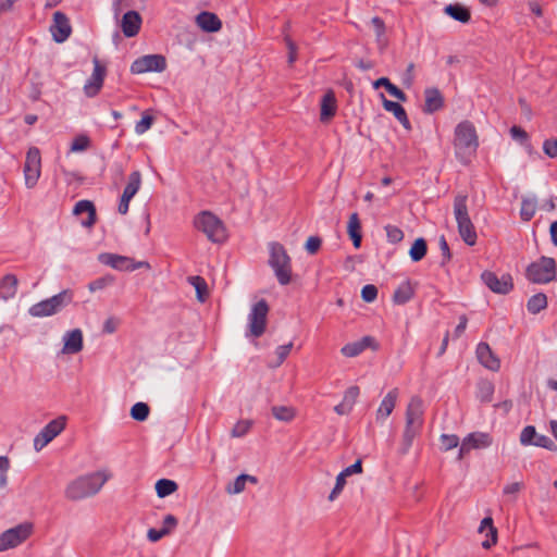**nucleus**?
Listing matches in <instances>:
<instances>
[{"instance_id":"3","label":"nucleus","mask_w":557,"mask_h":557,"mask_svg":"<svg viewBox=\"0 0 557 557\" xmlns=\"http://www.w3.org/2000/svg\"><path fill=\"white\" fill-rule=\"evenodd\" d=\"M423 426V401L420 397H411L406 409V426L404 431V444L409 448Z\"/></svg>"},{"instance_id":"40","label":"nucleus","mask_w":557,"mask_h":557,"mask_svg":"<svg viewBox=\"0 0 557 557\" xmlns=\"http://www.w3.org/2000/svg\"><path fill=\"white\" fill-rule=\"evenodd\" d=\"M177 490V484L168 479H161L156 483V491L159 497H165Z\"/></svg>"},{"instance_id":"14","label":"nucleus","mask_w":557,"mask_h":557,"mask_svg":"<svg viewBox=\"0 0 557 557\" xmlns=\"http://www.w3.org/2000/svg\"><path fill=\"white\" fill-rule=\"evenodd\" d=\"M482 280L492 292L497 294L505 295L513 289L512 276L508 273L498 277L494 272L485 271L482 273Z\"/></svg>"},{"instance_id":"28","label":"nucleus","mask_w":557,"mask_h":557,"mask_svg":"<svg viewBox=\"0 0 557 557\" xmlns=\"http://www.w3.org/2000/svg\"><path fill=\"white\" fill-rule=\"evenodd\" d=\"M382 104L383 108L387 111L394 114V116L403 124V126L407 129H410V122L407 116V113L401 104L398 102L391 101L386 99V97L381 94Z\"/></svg>"},{"instance_id":"24","label":"nucleus","mask_w":557,"mask_h":557,"mask_svg":"<svg viewBox=\"0 0 557 557\" xmlns=\"http://www.w3.org/2000/svg\"><path fill=\"white\" fill-rule=\"evenodd\" d=\"M141 26V16L136 11H128L123 15L122 18V32L126 37L136 36Z\"/></svg>"},{"instance_id":"61","label":"nucleus","mask_w":557,"mask_h":557,"mask_svg":"<svg viewBox=\"0 0 557 557\" xmlns=\"http://www.w3.org/2000/svg\"><path fill=\"white\" fill-rule=\"evenodd\" d=\"M111 282H112V280L107 278V277L98 278V280H96V281L90 283L89 289L92 290V292L97 290V289H102L108 284H110Z\"/></svg>"},{"instance_id":"55","label":"nucleus","mask_w":557,"mask_h":557,"mask_svg":"<svg viewBox=\"0 0 557 557\" xmlns=\"http://www.w3.org/2000/svg\"><path fill=\"white\" fill-rule=\"evenodd\" d=\"M361 296H362L364 301L371 302L377 296V288L374 285H366L362 288Z\"/></svg>"},{"instance_id":"47","label":"nucleus","mask_w":557,"mask_h":557,"mask_svg":"<svg viewBox=\"0 0 557 557\" xmlns=\"http://www.w3.org/2000/svg\"><path fill=\"white\" fill-rule=\"evenodd\" d=\"M251 421L249 420H240L238 421L234 428L232 429L233 437H240L247 434L251 428Z\"/></svg>"},{"instance_id":"23","label":"nucleus","mask_w":557,"mask_h":557,"mask_svg":"<svg viewBox=\"0 0 557 557\" xmlns=\"http://www.w3.org/2000/svg\"><path fill=\"white\" fill-rule=\"evenodd\" d=\"M196 24L207 33H216L222 28V22L219 16L208 11H203L196 16Z\"/></svg>"},{"instance_id":"29","label":"nucleus","mask_w":557,"mask_h":557,"mask_svg":"<svg viewBox=\"0 0 557 557\" xmlns=\"http://www.w3.org/2000/svg\"><path fill=\"white\" fill-rule=\"evenodd\" d=\"M83 348V334L81 330H73L64 336V346L62 351L64 354H77Z\"/></svg>"},{"instance_id":"42","label":"nucleus","mask_w":557,"mask_h":557,"mask_svg":"<svg viewBox=\"0 0 557 557\" xmlns=\"http://www.w3.org/2000/svg\"><path fill=\"white\" fill-rule=\"evenodd\" d=\"M149 406L145 403H136L131 409V416L134 420L145 421L149 416Z\"/></svg>"},{"instance_id":"49","label":"nucleus","mask_w":557,"mask_h":557,"mask_svg":"<svg viewBox=\"0 0 557 557\" xmlns=\"http://www.w3.org/2000/svg\"><path fill=\"white\" fill-rule=\"evenodd\" d=\"M359 395H360V388L358 386H350L345 392L343 401L354 408Z\"/></svg>"},{"instance_id":"30","label":"nucleus","mask_w":557,"mask_h":557,"mask_svg":"<svg viewBox=\"0 0 557 557\" xmlns=\"http://www.w3.org/2000/svg\"><path fill=\"white\" fill-rule=\"evenodd\" d=\"M444 106V98L438 89L430 88L425 90L424 112L433 113Z\"/></svg>"},{"instance_id":"31","label":"nucleus","mask_w":557,"mask_h":557,"mask_svg":"<svg viewBox=\"0 0 557 557\" xmlns=\"http://www.w3.org/2000/svg\"><path fill=\"white\" fill-rule=\"evenodd\" d=\"M347 233L352 240L354 247L359 248L362 240L361 222L358 213H351L348 220Z\"/></svg>"},{"instance_id":"56","label":"nucleus","mask_w":557,"mask_h":557,"mask_svg":"<svg viewBox=\"0 0 557 557\" xmlns=\"http://www.w3.org/2000/svg\"><path fill=\"white\" fill-rule=\"evenodd\" d=\"M292 348H293V343H288L286 345H282L276 348V356L278 359V364H281L287 358V356L290 354Z\"/></svg>"},{"instance_id":"2","label":"nucleus","mask_w":557,"mask_h":557,"mask_svg":"<svg viewBox=\"0 0 557 557\" xmlns=\"http://www.w3.org/2000/svg\"><path fill=\"white\" fill-rule=\"evenodd\" d=\"M109 478L110 474L104 471L82 475L69 483L64 491L65 497L70 500H79L92 496L101 490Z\"/></svg>"},{"instance_id":"32","label":"nucleus","mask_w":557,"mask_h":557,"mask_svg":"<svg viewBox=\"0 0 557 557\" xmlns=\"http://www.w3.org/2000/svg\"><path fill=\"white\" fill-rule=\"evenodd\" d=\"M381 87H384L391 96L398 99L399 101L407 100L406 94L396 85H394L387 77H381L373 82L374 89H379Z\"/></svg>"},{"instance_id":"11","label":"nucleus","mask_w":557,"mask_h":557,"mask_svg":"<svg viewBox=\"0 0 557 557\" xmlns=\"http://www.w3.org/2000/svg\"><path fill=\"white\" fill-rule=\"evenodd\" d=\"M269 306L265 300L258 301L249 314V334L253 337H260L267 327V318Z\"/></svg>"},{"instance_id":"13","label":"nucleus","mask_w":557,"mask_h":557,"mask_svg":"<svg viewBox=\"0 0 557 557\" xmlns=\"http://www.w3.org/2000/svg\"><path fill=\"white\" fill-rule=\"evenodd\" d=\"M166 69V60L161 54H147L136 59L131 65L133 74L146 72H163Z\"/></svg>"},{"instance_id":"15","label":"nucleus","mask_w":557,"mask_h":557,"mask_svg":"<svg viewBox=\"0 0 557 557\" xmlns=\"http://www.w3.org/2000/svg\"><path fill=\"white\" fill-rule=\"evenodd\" d=\"M141 185V174L139 171H134L129 174L127 184L124 188V191L121 196V200L119 203V212L121 214H126L128 212L129 202L133 197L137 194Z\"/></svg>"},{"instance_id":"16","label":"nucleus","mask_w":557,"mask_h":557,"mask_svg":"<svg viewBox=\"0 0 557 557\" xmlns=\"http://www.w3.org/2000/svg\"><path fill=\"white\" fill-rule=\"evenodd\" d=\"M107 75V67L103 65L100 60L95 57L94 58V72L90 78L84 86V91L88 97H95L98 95L100 89L102 88L104 77Z\"/></svg>"},{"instance_id":"57","label":"nucleus","mask_w":557,"mask_h":557,"mask_svg":"<svg viewBox=\"0 0 557 557\" xmlns=\"http://www.w3.org/2000/svg\"><path fill=\"white\" fill-rule=\"evenodd\" d=\"M523 488L522 482L509 483L504 487L505 495H517Z\"/></svg>"},{"instance_id":"39","label":"nucleus","mask_w":557,"mask_h":557,"mask_svg":"<svg viewBox=\"0 0 557 557\" xmlns=\"http://www.w3.org/2000/svg\"><path fill=\"white\" fill-rule=\"evenodd\" d=\"M426 251H428V245H426L425 239L418 238L413 242V244L410 248L409 255H410V258L412 259V261L418 262L425 257Z\"/></svg>"},{"instance_id":"10","label":"nucleus","mask_w":557,"mask_h":557,"mask_svg":"<svg viewBox=\"0 0 557 557\" xmlns=\"http://www.w3.org/2000/svg\"><path fill=\"white\" fill-rule=\"evenodd\" d=\"M33 533L30 523H22L0 535V552L14 548L25 542Z\"/></svg>"},{"instance_id":"45","label":"nucleus","mask_w":557,"mask_h":557,"mask_svg":"<svg viewBox=\"0 0 557 557\" xmlns=\"http://www.w3.org/2000/svg\"><path fill=\"white\" fill-rule=\"evenodd\" d=\"M153 122L154 117L150 114L149 111L143 112L140 121H138L135 126L136 133L144 134L152 126Z\"/></svg>"},{"instance_id":"60","label":"nucleus","mask_w":557,"mask_h":557,"mask_svg":"<svg viewBox=\"0 0 557 557\" xmlns=\"http://www.w3.org/2000/svg\"><path fill=\"white\" fill-rule=\"evenodd\" d=\"M168 535V530H163V529H160V530H156V529H150L148 531V539L151 541V542H157L159 541L160 539H162L163 536Z\"/></svg>"},{"instance_id":"6","label":"nucleus","mask_w":557,"mask_h":557,"mask_svg":"<svg viewBox=\"0 0 557 557\" xmlns=\"http://www.w3.org/2000/svg\"><path fill=\"white\" fill-rule=\"evenodd\" d=\"M556 261L549 257H541L525 270V277L534 284L550 283L556 280Z\"/></svg>"},{"instance_id":"17","label":"nucleus","mask_w":557,"mask_h":557,"mask_svg":"<svg viewBox=\"0 0 557 557\" xmlns=\"http://www.w3.org/2000/svg\"><path fill=\"white\" fill-rule=\"evenodd\" d=\"M492 444V437L487 433L474 432L463 438L460 449L459 459H462L472 449L488 447Z\"/></svg>"},{"instance_id":"59","label":"nucleus","mask_w":557,"mask_h":557,"mask_svg":"<svg viewBox=\"0 0 557 557\" xmlns=\"http://www.w3.org/2000/svg\"><path fill=\"white\" fill-rule=\"evenodd\" d=\"M344 475L350 476L352 474H359L362 472V462L361 460H357L354 465L347 467L343 470Z\"/></svg>"},{"instance_id":"25","label":"nucleus","mask_w":557,"mask_h":557,"mask_svg":"<svg viewBox=\"0 0 557 557\" xmlns=\"http://www.w3.org/2000/svg\"><path fill=\"white\" fill-rule=\"evenodd\" d=\"M74 214H86V219H82V224L86 227L94 226L97 220L96 208L89 200L78 201L74 207Z\"/></svg>"},{"instance_id":"54","label":"nucleus","mask_w":557,"mask_h":557,"mask_svg":"<svg viewBox=\"0 0 557 557\" xmlns=\"http://www.w3.org/2000/svg\"><path fill=\"white\" fill-rule=\"evenodd\" d=\"M322 240L318 236H311L306 243V249L309 253L314 255L321 248Z\"/></svg>"},{"instance_id":"63","label":"nucleus","mask_w":557,"mask_h":557,"mask_svg":"<svg viewBox=\"0 0 557 557\" xmlns=\"http://www.w3.org/2000/svg\"><path fill=\"white\" fill-rule=\"evenodd\" d=\"M372 24L376 30L377 36H382L385 32L384 21L381 17L375 16L372 18Z\"/></svg>"},{"instance_id":"50","label":"nucleus","mask_w":557,"mask_h":557,"mask_svg":"<svg viewBox=\"0 0 557 557\" xmlns=\"http://www.w3.org/2000/svg\"><path fill=\"white\" fill-rule=\"evenodd\" d=\"M346 478H348L347 475H344V471H342L337 478H336V483H335V486L333 488V491L331 492L330 496H329V499L330 500H334L339 494L341 492L343 491V488L345 487V484H346Z\"/></svg>"},{"instance_id":"36","label":"nucleus","mask_w":557,"mask_h":557,"mask_svg":"<svg viewBox=\"0 0 557 557\" xmlns=\"http://www.w3.org/2000/svg\"><path fill=\"white\" fill-rule=\"evenodd\" d=\"M547 307V297L543 293L533 295L527 304L529 312L536 314Z\"/></svg>"},{"instance_id":"5","label":"nucleus","mask_w":557,"mask_h":557,"mask_svg":"<svg viewBox=\"0 0 557 557\" xmlns=\"http://www.w3.org/2000/svg\"><path fill=\"white\" fill-rule=\"evenodd\" d=\"M454 213L458 224V231L461 238L469 246L476 243V232L473 223L470 220L467 208V196L458 195L454 200Z\"/></svg>"},{"instance_id":"19","label":"nucleus","mask_w":557,"mask_h":557,"mask_svg":"<svg viewBox=\"0 0 557 557\" xmlns=\"http://www.w3.org/2000/svg\"><path fill=\"white\" fill-rule=\"evenodd\" d=\"M100 260L102 263L120 271H134L141 268L144 264L148 265L145 262H135L132 258L113 253H104L100 257Z\"/></svg>"},{"instance_id":"51","label":"nucleus","mask_w":557,"mask_h":557,"mask_svg":"<svg viewBox=\"0 0 557 557\" xmlns=\"http://www.w3.org/2000/svg\"><path fill=\"white\" fill-rule=\"evenodd\" d=\"M543 151L549 158H557V138H549L544 140Z\"/></svg>"},{"instance_id":"34","label":"nucleus","mask_w":557,"mask_h":557,"mask_svg":"<svg viewBox=\"0 0 557 557\" xmlns=\"http://www.w3.org/2000/svg\"><path fill=\"white\" fill-rule=\"evenodd\" d=\"M445 12L461 23H468L471 18L470 10L461 4H449L445 8Z\"/></svg>"},{"instance_id":"12","label":"nucleus","mask_w":557,"mask_h":557,"mask_svg":"<svg viewBox=\"0 0 557 557\" xmlns=\"http://www.w3.org/2000/svg\"><path fill=\"white\" fill-rule=\"evenodd\" d=\"M66 425V417L60 416L57 419L50 421L42 431L35 437L34 447L37 451L41 450L48 445L54 437H57Z\"/></svg>"},{"instance_id":"58","label":"nucleus","mask_w":557,"mask_h":557,"mask_svg":"<svg viewBox=\"0 0 557 557\" xmlns=\"http://www.w3.org/2000/svg\"><path fill=\"white\" fill-rule=\"evenodd\" d=\"M510 134L512 138L519 139V140H527L529 138L528 133L520 126L513 125L510 128Z\"/></svg>"},{"instance_id":"48","label":"nucleus","mask_w":557,"mask_h":557,"mask_svg":"<svg viewBox=\"0 0 557 557\" xmlns=\"http://www.w3.org/2000/svg\"><path fill=\"white\" fill-rule=\"evenodd\" d=\"M385 231H386L387 239L393 244H397V243L401 242L404 238V233L398 226L387 225L385 227Z\"/></svg>"},{"instance_id":"9","label":"nucleus","mask_w":557,"mask_h":557,"mask_svg":"<svg viewBox=\"0 0 557 557\" xmlns=\"http://www.w3.org/2000/svg\"><path fill=\"white\" fill-rule=\"evenodd\" d=\"M41 175V154L37 147H30L26 152L24 177L27 188H34Z\"/></svg>"},{"instance_id":"4","label":"nucleus","mask_w":557,"mask_h":557,"mask_svg":"<svg viewBox=\"0 0 557 557\" xmlns=\"http://www.w3.org/2000/svg\"><path fill=\"white\" fill-rule=\"evenodd\" d=\"M194 225L213 243H223L227 238V232L223 222L209 211H202L197 214Z\"/></svg>"},{"instance_id":"38","label":"nucleus","mask_w":557,"mask_h":557,"mask_svg":"<svg viewBox=\"0 0 557 557\" xmlns=\"http://www.w3.org/2000/svg\"><path fill=\"white\" fill-rule=\"evenodd\" d=\"M413 296V288L409 283L401 284L394 293L393 299L396 304L403 305L409 301Z\"/></svg>"},{"instance_id":"44","label":"nucleus","mask_w":557,"mask_h":557,"mask_svg":"<svg viewBox=\"0 0 557 557\" xmlns=\"http://www.w3.org/2000/svg\"><path fill=\"white\" fill-rule=\"evenodd\" d=\"M247 481H250L251 483H257V479L255 476L248 475V474H240L237 476L233 484V488H227L228 493L237 494L245 490V484Z\"/></svg>"},{"instance_id":"22","label":"nucleus","mask_w":557,"mask_h":557,"mask_svg":"<svg viewBox=\"0 0 557 557\" xmlns=\"http://www.w3.org/2000/svg\"><path fill=\"white\" fill-rule=\"evenodd\" d=\"M398 396H399V391L397 387L392 388L386 394V396L382 399L380 407L377 408V411H376V420L377 421L379 420L384 421L385 419H387L391 416V413L393 412V410L396 406Z\"/></svg>"},{"instance_id":"27","label":"nucleus","mask_w":557,"mask_h":557,"mask_svg":"<svg viewBox=\"0 0 557 557\" xmlns=\"http://www.w3.org/2000/svg\"><path fill=\"white\" fill-rule=\"evenodd\" d=\"M479 533L485 535V540L482 542V546L485 549L491 548L497 543V529L494 527L491 517H486L481 521Z\"/></svg>"},{"instance_id":"52","label":"nucleus","mask_w":557,"mask_h":557,"mask_svg":"<svg viewBox=\"0 0 557 557\" xmlns=\"http://www.w3.org/2000/svg\"><path fill=\"white\" fill-rule=\"evenodd\" d=\"M533 445L546 448L548 450L555 451L557 449L555 443L546 435H539L536 440H534Z\"/></svg>"},{"instance_id":"43","label":"nucleus","mask_w":557,"mask_h":557,"mask_svg":"<svg viewBox=\"0 0 557 557\" xmlns=\"http://www.w3.org/2000/svg\"><path fill=\"white\" fill-rule=\"evenodd\" d=\"M89 147H90V138L85 134H81V135H77L73 139L72 145H71V151L72 152H82V151L87 150Z\"/></svg>"},{"instance_id":"41","label":"nucleus","mask_w":557,"mask_h":557,"mask_svg":"<svg viewBox=\"0 0 557 557\" xmlns=\"http://www.w3.org/2000/svg\"><path fill=\"white\" fill-rule=\"evenodd\" d=\"M536 212V201L534 199H523L520 215L523 221H530Z\"/></svg>"},{"instance_id":"62","label":"nucleus","mask_w":557,"mask_h":557,"mask_svg":"<svg viewBox=\"0 0 557 557\" xmlns=\"http://www.w3.org/2000/svg\"><path fill=\"white\" fill-rule=\"evenodd\" d=\"M177 520L174 516L168 515L163 520V530H168V534L176 527Z\"/></svg>"},{"instance_id":"37","label":"nucleus","mask_w":557,"mask_h":557,"mask_svg":"<svg viewBox=\"0 0 557 557\" xmlns=\"http://www.w3.org/2000/svg\"><path fill=\"white\" fill-rule=\"evenodd\" d=\"M272 414L280 421L289 422L296 417V409L292 406H274Z\"/></svg>"},{"instance_id":"46","label":"nucleus","mask_w":557,"mask_h":557,"mask_svg":"<svg viewBox=\"0 0 557 557\" xmlns=\"http://www.w3.org/2000/svg\"><path fill=\"white\" fill-rule=\"evenodd\" d=\"M537 433L534 426L528 425L525 426L520 434V442L522 445H533L534 440H536Z\"/></svg>"},{"instance_id":"8","label":"nucleus","mask_w":557,"mask_h":557,"mask_svg":"<svg viewBox=\"0 0 557 557\" xmlns=\"http://www.w3.org/2000/svg\"><path fill=\"white\" fill-rule=\"evenodd\" d=\"M73 294L70 290H63L48 299L35 304L29 308L33 317H48L57 313L64 305L72 301Z\"/></svg>"},{"instance_id":"64","label":"nucleus","mask_w":557,"mask_h":557,"mask_svg":"<svg viewBox=\"0 0 557 557\" xmlns=\"http://www.w3.org/2000/svg\"><path fill=\"white\" fill-rule=\"evenodd\" d=\"M467 323H468V319H467V317L465 314H462L459 318V323H458V325L455 329V336L456 337L461 336V334L465 332V330L467 327Z\"/></svg>"},{"instance_id":"1","label":"nucleus","mask_w":557,"mask_h":557,"mask_svg":"<svg viewBox=\"0 0 557 557\" xmlns=\"http://www.w3.org/2000/svg\"><path fill=\"white\" fill-rule=\"evenodd\" d=\"M454 148L457 158L468 163L475 156L479 136L474 124L468 120L458 123L454 131Z\"/></svg>"},{"instance_id":"7","label":"nucleus","mask_w":557,"mask_h":557,"mask_svg":"<svg viewBox=\"0 0 557 557\" xmlns=\"http://www.w3.org/2000/svg\"><path fill=\"white\" fill-rule=\"evenodd\" d=\"M269 262L273 268L280 284H289L292 281L290 258L283 245L278 243L271 244Z\"/></svg>"},{"instance_id":"21","label":"nucleus","mask_w":557,"mask_h":557,"mask_svg":"<svg viewBox=\"0 0 557 557\" xmlns=\"http://www.w3.org/2000/svg\"><path fill=\"white\" fill-rule=\"evenodd\" d=\"M476 357L482 366L492 370L498 371L500 368L499 359L494 355L487 343H480L476 346Z\"/></svg>"},{"instance_id":"53","label":"nucleus","mask_w":557,"mask_h":557,"mask_svg":"<svg viewBox=\"0 0 557 557\" xmlns=\"http://www.w3.org/2000/svg\"><path fill=\"white\" fill-rule=\"evenodd\" d=\"M441 443L445 450H450L458 446L459 437L457 435L443 434L441 436Z\"/></svg>"},{"instance_id":"20","label":"nucleus","mask_w":557,"mask_h":557,"mask_svg":"<svg viewBox=\"0 0 557 557\" xmlns=\"http://www.w3.org/2000/svg\"><path fill=\"white\" fill-rule=\"evenodd\" d=\"M369 347L372 349H376L377 344L373 337L364 336L360 341H357L354 343H348V344L344 345L342 347L341 351L345 357L351 358V357H356V356L360 355L362 351H364Z\"/></svg>"},{"instance_id":"26","label":"nucleus","mask_w":557,"mask_h":557,"mask_svg":"<svg viewBox=\"0 0 557 557\" xmlns=\"http://www.w3.org/2000/svg\"><path fill=\"white\" fill-rule=\"evenodd\" d=\"M337 111V102L333 90H329L322 98L320 120L321 122L331 121Z\"/></svg>"},{"instance_id":"35","label":"nucleus","mask_w":557,"mask_h":557,"mask_svg":"<svg viewBox=\"0 0 557 557\" xmlns=\"http://www.w3.org/2000/svg\"><path fill=\"white\" fill-rule=\"evenodd\" d=\"M17 277L14 274H7L0 282V292L3 298L13 297L16 293Z\"/></svg>"},{"instance_id":"33","label":"nucleus","mask_w":557,"mask_h":557,"mask_svg":"<svg viewBox=\"0 0 557 557\" xmlns=\"http://www.w3.org/2000/svg\"><path fill=\"white\" fill-rule=\"evenodd\" d=\"M187 281L190 285H193L195 287L196 293H197V299L200 302H205L210 296L208 284H207L206 280L199 275H195V276H189L187 278Z\"/></svg>"},{"instance_id":"18","label":"nucleus","mask_w":557,"mask_h":557,"mask_svg":"<svg viewBox=\"0 0 557 557\" xmlns=\"http://www.w3.org/2000/svg\"><path fill=\"white\" fill-rule=\"evenodd\" d=\"M50 32L57 42H63L70 37L72 27L69 18L64 13L60 11L54 12Z\"/></svg>"}]
</instances>
